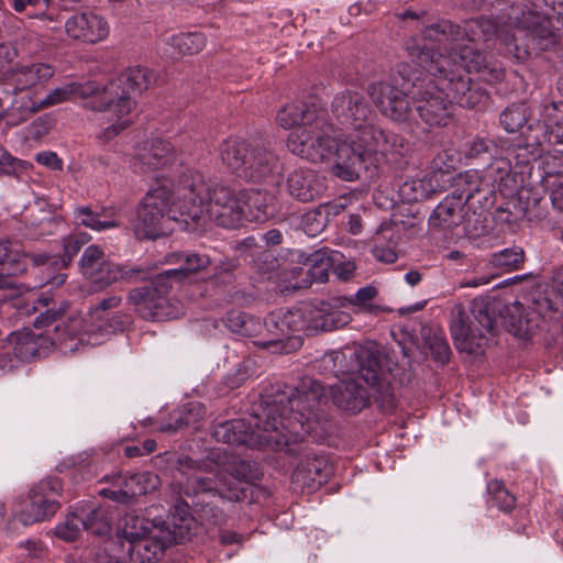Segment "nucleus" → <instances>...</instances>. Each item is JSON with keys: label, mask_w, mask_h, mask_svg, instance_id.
<instances>
[{"label": "nucleus", "mask_w": 563, "mask_h": 563, "mask_svg": "<svg viewBox=\"0 0 563 563\" xmlns=\"http://www.w3.org/2000/svg\"><path fill=\"white\" fill-rule=\"evenodd\" d=\"M298 261L308 267L310 284L313 282L324 283L329 277V269L333 266V260L328 249H319L312 253L301 252Z\"/></svg>", "instance_id": "obj_37"}, {"label": "nucleus", "mask_w": 563, "mask_h": 563, "mask_svg": "<svg viewBox=\"0 0 563 563\" xmlns=\"http://www.w3.org/2000/svg\"><path fill=\"white\" fill-rule=\"evenodd\" d=\"M351 374L378 393L385 401H395V390L401 385V371L389 352L376 342L356 346L350 354Z\"/></svg>", "instance_id": "obj_11"}, {"label": "nucleus", "mask_w": 563, "mask_h": 563, "mask_svg": "<svg viewBox=\"0 0 563 563\" xmlns=\"http://www.w3.org/2000/svg\"><path fill=\"white\" fill-rule=\"evenodd\" d=\"M151 85V73L142 67L126 69L117 79L108 84L97 81L70 82L64 87L54 89L44 99L27 101H14V106L20 113H35L38 110L57 104L71 96L81 98L97 97L92 100L90 107L95 111L103 112L115 107L118 113H131L136 102L132 95L142 93Z\"/></svg>", "instance_id": "obj_6"}, {"label": "nucleus", "mask_w": 563, "mask_h": 563, "mask_svg": "<svg viewBox=\"0 0 563 563\" xmlns=\"http://www.w3.org/2000/svg\"><path fill=\"white\" fill-rule=\"evenodd\" d=\"M86 243L84 238L77 235H70L63 241L64 253L59 255V268H67L69 264L73 262V258L78 254L81 250L82 245Z\"/></svg>", "instance_id": "obj_62"}, {"label": "nucleus", "mask_w": 563, "mask_h": 563, "mask_svg": "<svg viewBox=\"0 0 563 563\" xmlns=\"http://www.w3.org/2000/svg\"><path fill=\"white\" fill-rule=\"evenodd\" d=\"M219 151L222 163L236 178L253 184H278L279 159L268 137L224 140Z\"/></svg>", "instance_id": "obj_8"}, {"label": "nucleus", "mask_w": 563, "mask_h": 563, "mask_svg": "<svg viewBox=\"0 0 563 563\" xmlns=\"http://www.w3.org/2000/svg\"><path fill=\"white\" fill-rule=\"evenodd\" d=\"M143 269L129 268L128 266H120L114 263L106 261L100 267L95 269L92 275L87 277L90 279L92 288L96 291L102 290L120 279L128 280H143Z\"/></svg>", "instance_id": "obj_33"}, {"label": "nucleus", "mask_w": 563, "mask_h": 563, "mask_svg": "<svg viewBox=\"0 0 563 563\" xmlns=\"http://www.w3.org/2000/svg\"><path fill=\"white\" fill-rule=\"evenodd\" d=\"M365 129V144H369V153H373L378 163L379 155L395 153L404 155L409 148V142L401 135L385 130L375 124H367Z\"/></svg>", "instance_id": "obj_28"}, {"label": "nucleus", "mask_w": 563, "mask_h": 563, "mask_svg": "<svg viewBox=\"0 0 563 563\" xmlns=\"http://www.w3.org/2000/svg\"><path fill=\"white\" fill-rule=\"evenodd\" d=\"M555 35L544 15L529 11L522 14L519 26L503 38L506 54L525 63L532 52L548 51L555 46Z\"/></svg>", "instance_id": "obj_13"}, {"label": "nucleus", "mask_w": 563, "mask_h": 563, "mask_svg": "<svg viewBox=\"0 0 563 563\" xmlns=\"http://www.w3.org/2000/svg\"><path fill=\"white\" fill-rule=\"evenodd\" d=\"M169 47L176 52H170L169 57L178 59L184 55H194L205 47V37L200 33H183L170 38Z\"/></svg>", "instance_id": "obj_45"}, {"label": "nucleus", "mask_w": 563, "mask_h": 563, "mask_svg": "<svg viewBox=\"0 0 563 563\" xmlns=\"http://www.w3.org/2000/svg\"><path fill=\"white\" fill-rule=\"evenodd\" d=\"M289 195L300 202H311L322 196L325 190L323 179L311 169L300 168L287 178Z\"/></svg>", "instance_id": "obj_29"}, {"label": "nucleus", "mask_w": 563, "mask_h": 563, "mask_svg": "<svg viewBox=\"0 0 563 563\" xmlns=\"http://www.w3.org/2000/svg\"><path fill=\"white\" fill-rule=\"evenodd\" d=\"M176 206L179 217L186 224L206 225L213 221L217 225L238 228L243 219L244 209L235 192L228 186L207 185L202 175L186 169L174 180Z\"/></svg>", "instance_id": "obj_5"}, {"label": "nucleus", "mask_w": 563, "mask_h": 563, "mask_svg": "<svg viewBox=\"0 0 563 563\" xmlns=\"http://www.w3.org/2000/svg\"><path fill=\"white\" fill-rule=\"evenodd\" d=\"M534 167H537L540 180L556 177L563 173V156L550 153L541 155L539 159L534 161V165L530 169L532 170Z\"/></svg>", "instance_id": "obj_57"}, {"label": "nucleus", "mask_w": 563, "mask_h": 563, "mask_svg": "<svg viewBox=\"0 0 563 563\" xmlns=\"http://www.w3.org/2000/svg\"><path fill=\"white\" fill-rule=\"evenodd\" d=\"M329 208L328 203H321L302 216L301 225L307 234L314 236L323 231L328 222Z\"/></svg>", "instance_id": "obj_55"}, {"label": "nucleus", "mask_w": 563, "mask_h": 563, "mask_svg": "<svg viewBox=\"0 0 563 563\" xmlns=\"http://www.w3.org/2000/svg\"><path fill=\"white\" fill-rule=\"evenodd\" d=\"M76 218L82 216L80 223L87 228H90L96 231H102L106 229L117 227L114 221H101L99 220V213L93 212L92 209L88 206L78 207L75 210Z\"/></svg>", "instance_id": "obj_60"}, {"label": "nucleus", "mask_w": 563, "mask_h": 563, "mask_svg": "<svg viewBox=\"0 0 563 563\" xmlns=\"http://www.w3.org/2000/svg\"><path fill=\"white\" fill-rule=\"evenodd\" d=\"M324 394L322 385L310 379L302 387L277 383L261 394V412L255 422L246 419L227 420L212 431L218 442L234 446L261 449L274 446L298 459L292 483L316 490L328 482L332 466L325 455L319 454L306 441L318 438L324 430L316 408Z\"/></svg>", "instance_id": "obj_1"}, {"label": "nucleus", "mask_w": 563, "mask_h": 563, "mask_svg": "<svg viewBox=\"0 0 563 563\" xmlns=\"http://www.w3.org/2000/svg\"><path fill=\"white\" fill-rule=\"evenodd\" d=\"M63 490L57 477H48L34 484L29 492V501L15 516L14 522L30 526L51 519L60 508L58 497Z\"/></svg>", "instance_id": "obj_17"}, {"label": "nucleus", "mask_w": 563, "mask_h": 563, "mask_svg": "<svg viewBox=\"0 0 563 563\" xmlns=\"http://www.w3.org/2000/svg\"><path fill=\"white\" fill-rule=\"evenodd\" d=\"M378 295V290L375 286H366L356 291L353 296H336V305L345 308L353 306L355 312H366L377 316L378 313L386 311L378 305L371 303V301Z\"/></svg>", "instance_id": "obj_40"}, {"label": "nucleus", "mask_w": 563, "mask_h": 563, "mask_svg": "<svg viewBox=\"0 0 563 563\" xmlns=\"http://www.w3.org/2000/svg\"><path fill=\"white\" fill-rule=\"evenodd\" d=\"M323 110L318 109L314 104L306 102L291 103L282 108L277 115V123L288 130L295 126L303 129L313 123H322Z\"/></svg>", "instance_id": "obj_31"}, {"label": "nucleus", "mask_w": 563, "mask_h": 563, "mask_svg": "<svg viewBox=\"0 0 563 563\" xmlns=\"http://www.w3.org/2000/svg\"><path fill=\"white\" fill-rule=\"evenodd\" d=\"M84 530L93 536L106 537L111 532V518L101 507L80 508Z\"/></svg>", "instance_id": "obj_42"}, {"label": "nucleus", "mask_w": 563, "mask_h": 563, "mask_svg": "<svg viewBox=\"0 0 563 563\" xmlns=\"http://www.w3.org/2000/svg\"><path fill=\"white\" fill-rule=\"evenodd\" d=\"M26 267L20 260V254L12 250L9 240H0V289H7L9 295L2 300L18 297L25 289L24 285L18 284L14 276L25 272Z\"/></svg>", "instance_id": "obj_25"}, {"label": "nucleus", "mask_w": 563, "mask_h": 563, "mask_svg": "<svg viewBox=\"0 0 563 563\" xmlns=\"http://www.w3.org/2000/svg\"><path fill=\"white\" fill-rule=\"evenodd\" d=\"M364 126L351 133L344 141L335 143L334 165L332 173L344 181H354L363 175L372 177L377 168L373 153H369V144H365Z\"/></svg>", "instance_id": "obj_15"}, {"label": "nucleus", "mask_w": 563, "mask_h": 563, "mask_svg": "<svg viewBox=\"0 0 563 563\" xmlns=\"http://www.w3.org/2000/svg\"><path fill=\"white\" fill-rule=\"evenodd\" d=\"M122 485L134 503L137 497L156 490L161 485V481L156 474L142 472L126 476Z\"/></svg>", "instance_id": "obj_43"}, {"label": "nucleus", "mask_w": 563, "mask_h": 563, "mask_svg": "<svg viewBox=\"0 0 563 563\" xmlns=\"http://www.w3.org/2000/svg\"><path fill=\"white\" fill-rule=\"evenodd\" d=\"M526 126L521 131L522 144H518L520 148L523 146L525 150L531 154L537 151L543 143L550 142V126L545 120L529 119L525 123Z\"/></svg>", "instance_id": "obj_41"}, {"label": "nucleus", "mask_w": 563, "mask_h": 563, "mask_svg": "<svg viewBox=\"0 0 563 563\" xmlns=\"http://www.w3.org/2000/svg\"><path fill=\"white\" fill-rule=\"evenodd\" d=\"M250 256L255 272L268 279L280 266L278 258L269 250H256Z\"/></svg>", "instance_id": "obj_56"}, {"label": "nucleus", "mask_w": 563, "mask_h": 563, "mask_svg": "<svg viewBox=\"0 0 563 563\" xmlns=\"http://www.w3.org/2000/svg\"><path fill=\"white\" fill-rule=\"evenodd\" d=\"M35 333L30 330H25L16 335V338H11L10 341L14 343V353L22 361H31L34 358H41V351H38V345H36Z\"/></svg>", "instance_id": "obj_53"}, {"label": "nucleus", "mask_w": 563, "mask_h": 563, "mask_svg": "<svg viewBox=\"0 0 563 563\" xmlns=\"http://www.w3.org/2000/svg\"><path fill=\"white\" fill-rule=\"evenodd\" d=\"M166 262L176 267L142 277L145 284L129 291L128 302L145 320L177 318L179 309L173 298L176 301L187 298L200 276L211 266L209 255L194 251L172 252Z\"/></svg>", "instance_id": "obj_2"}, {"label": "nucleus", "mask_w": 563, "mask_h": 563, "mask_svg": "<svg viewBox=\"0 0 563 563\" xmlns=\"http://www.w3.org/2000/svg\"><path fill=\"white\" fill-rule=\"evenodd\" d=\"M416 67L407 63L396 66L390 81L372 82L367 93L380 114L397 125L415 123L411 96L416 88Z\"/></svg>", "instance_id": "obj_10"}, {"label": "nucleus", "mask_w": 563, "mask_h": 563, "mask_svg": "<svg viewBox=\"0 0 563 563\" xmlns=\"http://www.w3.org/2000/svg\"><path fill=\"white\" fill-rule=\"evenodd\" d=\"M490 263L496 268L504 271H514L522 267L525 263V252L519 246L505 249L493 254Z\"/></svg>", "instance_id": "obj_54"}, {"label": "nucleus", "mask_w": 563, "mask_h": 563, "mask_svg": "<svg viewBox=\"0 0 563 563\" xmlns=\"http://www.w3.org/2000/svg\"><path fill=\"white\" fill-rule=\"evenodd\" d=\"M164 519L158 518L150 520L135 512L125 514L118 526L117 537L129 542L130 545L152 533V530L158 529Z\"/></svg>", "instance_id": "obj_34"}, {"label": "nucleus", "mask_w": 563, "mask_h": 563, "mask_svg": "<svg viewBox=\"0 0 563 563\" xmlns=\"http://www.w3.org/2000/svg\"><path fill=\"white\" fill-rule=\"evenodd\" d=\"M167 462L181 475L188 476L189 488L199 494H211L229 503L253 501V487L264 473L260 464L247 459L233 457L218 463L211 457L192 459L165 453Z\"/></svg>", "instance_id": "obj_4"}, {"label": "nucleus", "mask_w": 563, "mask_h": 563, "mask_svg": "<svg viewBox=\"0 0 563 563\" xmlns=\"http://www.w3.org/2000/svg\"><path fill=\"white\" fill-rule=\"evenodd\" d=\"M265 325L272 334L277 338L287 339L286 344L283 346L286 353L299 349L302 345L301 335L294 333L303 332L306 334L305 303L286 311L279 310L271 313L265 320Z\"/></svg>", "instance_id": "obj_21"}, {"label": "nucleus", "mask_w": 563, "mask_h": 563, "mask_svg": "<svg viewBox=\"0 0 563 563\" xmlns=\"http://www.w3.org/2000/svg\"><path fill=\"white\" fill-rule=\"evenodd\" d=\"M143 163L153 169L163 168L174 159L173 147L169 142L162 139L152 141L147 153L142 155Z\"/></svg>", "instance_id": "obj_47"}, {"label": "nucleus", "mask_w": 563, "mask_h": 563, "mask_svg": "<svg viewBox=\"0 0 563 563\" xmlns=\"http://www.w3.org/2000/svg\"><path fill=\"white\" fill-rule=\"evenodd\" d=\"M191 494L196 498L192 501V506L189 505L190 514L192 517H195V514L202 523L213 527H222L225 525V512L219 506L210 501H206L203 498H200L202 494L195 495V493L189 488V481L187 479V489L185 495L190 496ZM195 521L197 522V520Z\"/></svg>", "instance_id": "obj_38"}, {"label": "nucleus", "mask_w": 563, "mask_h": 563, "mask_svg": "<svg viewBox=\"0 0 563 563\" xmlns=\"http://www.w3.org/2000/svg\"><path fill=\"white\" fill-rule=\"evenodd\" d=\"M464 197L457 194V189L446 196L432 211L429 218V227L432 230H452L463 221Z\"/></svg>", "instance_id": "obj_30"}, {"label": "nucleus", "mask_w": 563, "mask_h": 563, "mask_svg": "<svg viewBox=\"0 0 563 563\" xmlns=\"http://www.w3.org/2000/svg\"><path fill=\"white\" fill-rule=\"evenodd\" d=\"M489 167L493 170V181L498 184V191L503 194H515L523 181L521 173L512 169L508 158L495 159Z\"/></svg>", "instance_id": "obj_39"}, {"label": "nucleus", "mask_w": 563, "mask_h": 563, "mask_svg": "<svg viewBox=\"0 0 563 563\" xmlns=\"http://www.w3.org/2000/svg\"><path fill=\"white\" fill-rule=\"evenodd\" d=\"M526 122H528V107L523 102L509 104L499 115V124L508 133L518 132Z\"/></svg>", "instance_id": "obj_49"}, {"label": "nucleus", "mask_w": 563, "mask_h": 563, "mask_svg": "<svg viewBox=\"0 0 563 563\" xmlns=\"http://www.w3.org/2000/svg\"><path fill=\"white\" fill-rule=\"evenodd\" d=\"M330 395L335 407L351 415L360 413L372 404L388 410L394 409L396 404L395 401H385L378 393L367 387L354 376L332 385L330 387Z\"/></svg>", "instance_id": "obj_19"}, {"label": "nucleus", "mask_w": 563, "mask_h": 563, "mask_svg": "<svg viewBox=\"0 0 563 563\" xmlns=\"http://www.w3.org/2000/svg\"><path fill=\"white\" fill-rule=\"evenodd\" d=\"M332 113L341 124L351 125L356 131L366 125L364 122L372 114V107L364 95L345 90L334 97Z\"/></svg>", "instance_id": "obj_23"}, {"label": "nucleus", "mask_w": 563, "mask_h": 563, "mask_svg": "<svg viewBox=\"0 0 563 563\" xmlns=\"http://www.w3.org/2000/svg\"><path fill=\"white\" fill-rule=\"evenodd\" d=\"M501 196L507 197V200L499 205L492 214L495 221L510 224L526 218L522 210V202L517 194H503Z\"/></svg>", "instance_id": "obj_51"}, {"label": "nucleus", "mask_w": 563, "mask_h": 563, "mask_svg": "<svg viewBox=\"0 0 563 563\" xmlns=\"http://www.w3.org/2000/svg\"><path fill=\"white\" fill-rule=\"evenodd\" d=\"M224 325L233 333L251 336L260 325L258 321L241 310H231L222 318Z\"/></svg>", "instance_id": "obj_50"}, {"label": "nucleus", "mask_w": 563, "mask_h": 563, "mask_svg": "<svg viewBox=\"0 0 563 563\" xmlns=\"http://www.w3.org/2000/svg\"><path fill=\"white\" fill-rule=\"evenodd\" d=\"M529 314H538L539 325L545 318L558 311L555 302L547 291L533 289L527 296V308Z\"/></svg>", "instance_id": "obj_48"}, {"label": "nucleus", "mask_w": 563, "mask_h": 563, "mask_svg": "<svg viewBox=\"0 0 563 563\" xmlns=\"http://www.w3.org/2000/svg\"><path fill=\"white\" fill-rule=\"evenodd\" d=\"M515 194L522 202V210L528 220H541L547 216V201L539 191L520 187Z\"/></svg>", "instance_id": "obj_44"}, {"label": "nucleus", "mask_w": 563, "mask_h": 563, "mask_svg": "<svg viewBox=\"0 0 563 563\" xmlns=\"http://www.w3.org/2000/svg\"><path fill=\"white\" fill-rule=\"evenodd\" d=\"M487 492L492 495L494 504L503 511L508 512L515 508L516 498L504 486L503 482L492 481L487 485Z\"/></svg>", "instance_id": "obj_59"}, {"label": "nucleus", "mask_w": 563, "mask_h": 563, "mask_svg": "<svg viewBox=\"0 0 563 563\" xmlns=\"http://www.w3.org/2000/svg\"><path fill=\"white\" fill-rule=\"evenodd\" d=\"M492 212H481V210H468L463 213V230L470 239H476L487 234L489 228V216Z\"/></svg>", "instance_id": "obj_52"}, {"label": "nucleus", "mask_w": 563, "mask_h": 563, "mask_svg": "<svg viewBox=\"0 0 563 563\" xmlns=\"http://www.w3.org/2000/svg\"><path fill=\"white\" fill-rule=\"evenodd\" d=\"M496 33L497 24L489 18L481 16L466 22L464 26L442 20L426 26L419 36L441 47L450 42H487Z\"/></svg>", "instance_id": "obj_16"}, {"label": "nucleus", "mask_w": 563, "mask_h": 563, "mask_svg": "<svg viewBox=\"0 0 563 563\" xmlns=\"http://www.w3.org/2000/svg\"><path fill=\"white\" fill-rule=\"evenodd\" d=\"M82 528L80 510H76L67 516L65 522L59 523L55 528V536L67 542L76 541Z\"/></svg>", "instance_id": "obj_58"}, {"label": "nucleus", "mask_w": 563, "mask_h": 563, "mask_svg": "<svg viewBox=\"0 0 563 563\" xmlns=\"http://www.w3.org/2000/svg\"><path fill=\"white\" fill-rule=\"evenodd\" d=\"M69 307V302L63 301L58 309H47L34 319L33 325L40 329L55 323L53 331L59 341L64 338L73 340L82 329V319L75 314L66 317Z\"/></svg>", "instance_id": "obj_26"}, {"label": "nucleus", "mask_w": 563, "mask_h": 563, "mask_svg": "<svg viewBox=\"0 0 563 563\" xmlns=\"http://www.w3.org/2000/svg\"><path fill=\"white\" fill-rule=\"evenodd\" d=\"M542 115L550 128L563 126V101L544 104Z\"/></svg>", "instance_id": "obj_64"}, {"label": "nucleus", "mask_w": 563, "mask_h": 563, "mask_svg": "<svg viewBox=\"0 0 563 563\" xmlns=\"http://www.w3.org/2000/svg\"><path fill=\"white\" fill-rule=\"evenodd\" d=\"M175 187L168 189L159 186L150 190L136 208L135 219L132 221V230L137 240H156L168 235L173 228L172 221L179 219V208L174 194Z\"/></svg>", "instance_id": "obj_12"}, {"label": "nucleus", "mask_w": 563, "mask_h": 563, "mask_svg": "<svg viewBox=\"0 0 563 563\" xmlns=\"http://www.w3.org/2000/svg\"><path fill=\"white\" fill-rule=\"evenodd\" d=\"M420 339L423 349L431 356L433 362L441 366L449 363L452 351L440 329L430 325H421Z\"/></svg>", "instance_id": "obj_35"}, {"label": "nucleus", "mask_w": 563, "mask_h": 563, "mask_svg": "<svg viewBox=\"0 0 563 563\" xmlns=\"http://www.w3.org/2000/svg\"><path fill=\"white\" fill-rule=\"evenodd\" d=\"M54 75L51 65L44 63H34L30 65L16 66L13 73L15 84L14 91H24L48 80Z\"/></svg>", "instance_id": "obj_36"}, {"label": "nucleus", "mask_w": 563, "mask_h": 563, "mask_svg": "<svg viewBox=\"0 0 563 563\" xmlns=\"http://www.w3.org/2000/svg\"><path fill=\"white\" fill-rule=\"evenodd\" d=\"M467 187L460 190L459 195L464 197V206L468 210H481V212H490L497 202V188L494 183L479 178L476 174L465 176Z\"/></svg>", "instance_id": "obj_27"}, {"label": "nucleus", "mask_w": 563, "mask_h": 563, "mask_svg": "<svg viewBox=\"0 0 563 563\" xmlns=\"http://www.w3.org/2000/svg\"><path fill=\"white\" fill-rule=\"evenodd\" d=\"M68 36L85 43H97L107 37L108 23L92 11L74 14L65 23Z\"/></svg>", "instance_id": "obj_24"}, {"label": "nucleus", "mask_w": 563, "mask_h": 563, "mask_svg": "<svg viewBox=\"0 0 563 563\" xmlns=\"http://www.w3.org/2000/svg\"><path fill=\"white\" fill-rule=\"evenodd\" d=\"M473 73H476L481 80L488 84L500 81L505 76L504 69L496 63L489 60L487 56L482 62L481 68H478V70H474Z\"/></svg>", "instance_id": "obj_63"}, {"label": "nucleus", "mask_w": 563, "mask_h": 563, "mask_svg": "<svg viewBox=\"0 0 563 563\" xmlns=\"http://www.w3.org/2000/svg\"><path fill=\"white\" fill-rule=\"evenodd\" d=\"M235 260H224L214 265L212 273L208 269L200 276V280L188 295L189 300H197L203 297H216L225 294L235 282Z\"/></svg>", "instance_id": "obj_22"}, {"label": "nucleus", "mask_w": 563, "mask_h": 563, "mask_svg": "<svg viewBox=\"0 0 563 563\" xmlns=\"http://www.w3.org/2000/svg\"><path fill=\"white\" fill-rule=\"evenodd\" d=\"M341 309L342 307L336 305V297L328 301L314 299L305 303L306 335L312 336L347 325L352 321V317Z\"/></svg>", "instance_id": "obj_20"}, {"label": "nucleus", "mask_w": 563, "mask_h": 563, "mask_svg": "<svg viewBox=\"0 0 563 563\" xmlns=\"http://www.w3.org/2000/svg\"><path fill=\"white\" fill-rule=\"evenodd\" d=\"M195 533L196 521L189 503L177 496L161 528L129 547L130 560L132 563H156L169 547L190 541Z\"/></svg>", "instance_id": "obj_9"}, {"label": "nucleus", "mask_w": 563, "mask_h": 563, "mask_svg": "<svg viewBox=\"0 0 563 563\" xmlns=\"http://www.w3.org/2000/svg\"><path fill=\"white\" fill-rule=\"evenodd\" d=\"M104 262H106L104 253L100 247H98L96 245L88 246L85 250V252L81 256V260H80V265H81L84 275L85 276L92 275L95 269L100 267Z\"/></svg>", "instance_id": "obj_61"}, {"label": "nucleus", "mask_w": 563, "mask_h": 563, "mask_svg": "<svg viewBox=\"0 0 563 563\" xmlns=\"http://www.w3.org/2000/svg\"><path fill=\"white\" fill-rule=\"evenodd\" d=\"M451 314L450 329L456 350L476 356L484 353L488 343L487 334H498V317L504 320L507 332L519 339L527 340L539 329L538 314H529L519 301L506 305L497 299L475 298L470 313L457 303Z\"/></svg>", "instance_id": "obj_3"}, {"label": "nucleus", "mask_w": 563, "mask_h": 563, "mask_svg": "<svg viewBox=\"0 0 563 563\" xmlns=\"http://www.w3.org/2000/svg\"><path fill=\"white\" fill-rule=\"evenodd\" d=\"M450 42L448 45L435 46L441 51H445L449 55H445L449 58H452V68H461L467 73H473L474 70H478L481 68L482 62L486 57V54L483 53L475 43L467 42Z\"/></svg>", "instance_id": "obj_32"}, {"label": "nucleus", "mask_w": 563, "mask_h": 563, "mask_svg": "<svg viewBox=\"0 0 563 563\" xmlns=\"http://www.w3.org/2000/svg\"><path fill=\"white\" fill-rule=\"evenodd\" d=\"M330 125L322 112V123H313L291 133L287 141L289 151L312 163H320L333 153L336 140L329 135Z\"/></svg>", "instance_id": "obj_18"}, {"label": "nucleus", "mask_w": 563, "mask_h": 563, "mask_svg": "<svg viewBox=\"0 0 563 563\" xmlns=\"http://www.w3.org/2000/svg\"><path fill=\"white\" fill-rule=\"evenodd\" d=\"M435 46L437 43L413 36L407 42L406 49L442 86L452 104L455 102L462 108L483 110L489 100L488 92L471 79L470 73L457 67L452 68V58L439 53Z\"/></svg>", "instance_id": "obj_7"}, {"label": "nucleus", "mask_w": 563, "mask_h": 563, "mask_svg": "<svg viewBox=\"0 0 563 563\" xmlns=\"http://www.w3.org/2000/svg\"><path fill=\"white\" fill-rule=\"evenodd\" d=\"M497 146L494 140L484 136H475L465 150L467 159H475L478 163L492 164L497 158Z\"/></svg>", "instance_id": "obj_46"}, {"label": "nucleus", "mask_w": 563, "mask_h": 563, "mask_svg": "<svg viewBox=\"0 0 563 563\" xmlns=\"http://www.w3.org/2000/svg\"><path fill=\"white\" fill-rule=\"evenodd\" d=\"M416 88L411 96L415 120L417 115L430 126H446L453 117L452 100L448 98L435 78L416 68Z\"/></svg>", "instance_id": "obj_14"}]
</instances>
